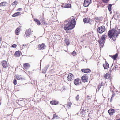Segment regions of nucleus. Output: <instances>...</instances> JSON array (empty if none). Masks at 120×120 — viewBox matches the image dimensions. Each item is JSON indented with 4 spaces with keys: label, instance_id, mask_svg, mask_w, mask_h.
I'll list each match as a JSON object with an SVG mask.
<instances>
[{
    "label": "nucleus",
    "instance_id": "b1692460",
    "mask_svg": "<svg viewBox=\"0 0 120 120\" xmlns=\"http://www.w3.org/2000/svg\"><path fill=\"white\" fill-rule=\"evenodd\" d=\"M20 55V54L19 51L16 52L14 54V56L15 57L19 56Z\"/></svg>",
    "mask_w": 120,
    "mask_h": 120
},
{
    "label": "nucleus",
    "instance_id": "a211bd4d",
    "mask_svg": "<svg viewBox=\"0 0 120 120\" xmlns=\"http://www.w3.org/2000/svg\"><path fill=\"white\" fill-rule=\"evenodd\" d=\"M79 80L80 79H75L74 82L75 85H79Z\"/></svg>",
    "mask_w": 120,
    "mask_h": 120
},
{
    "label": "nucleus",
    "instance_id": "7ed1b4c3",
    "mask_svg": "<svg viewBox=\"0 0 120 120\" xmlns=\"http://www.w3.org/2000/svg\"><path fill=\"white\" fill-rule=\"evenodd\" d=\"M105 34H104L101 36V38L98 41L100 46H101L102 47L103 46L105 41Z\"/></svg>",
    "mask_w": 120,
    "mask_h": 120
},
{
    "label": "nucleus",
    "instance_id": "f257e3e1",
    "mask_svg": "<svg viewBox=\"0 0 120 120\" xmlns=\"http://www.w3.org/2000/svg\"><path fill=\"white\" fill-rule=\"evenodd\" d=\"M76 23L75 19H69L68 20H67L64 22V29L67 31L71 30L74 28Z\"/></svg>",
    "mask_w": 120,
    "mask_h": 120
},
{
    "label": "nucleus",
    "instance_id": "412c9836",
    "mask_svg": "<svg viewBox=\"0 0 120 120\" xmlns=\"http://www.w3.org/2000/svg\"><path fill=\"white\" fill-rule=\"evenodd\" d=\"M50 103L52 105H56L58 103V102L57 101L53 100L50 101Z\"/></svg>",
    "mask_w": 120,
    "mask_h": 120
},
{
    "label": "nucleus",
    "instance_id": "09e8293b",
    "mask_svg": "<svg viewBox=\"0 0 120 120\" xmlns=\"http://www.w3.org/2000/svg\"><path fill=\"white\" fill-rule=\"evenodd\" d=\"M1 70H0V73H1Z\"/></svg>",
    "mask_w": 120,
    "mask_h": 120
},
{
    "label": "nucleus",
    "instance_id": "9b49d317",
    "mask_svg": "<svg viewBox=\"0 0 120 120\" xmlns=\"http://www.w3.org/2000/svg\"><path fill=\"white\" fill-rule=\"evenodd\" d=\"M83 21L84 23L91 24L92 20L90 18H85L83 19Z\"/></svg>",
    "mask_w": 120,
    "mask_h": 120
},
{
    "label": "nucleus",
    "instance_id": "f3484780",
    "mask_svg": "<svg viewBox=\"0 0 120 120\" xmlns=\"http://www.w3.org/2000/svg\"><path fill=\"white\" fill-rule=\"evenodd\" d=\"M103 66L105 69H107L109 67V64L106 61H105V63L103 64Z\"/></svg>",
    "mask_w": 120,
    "mask_h": 120
},
{
    "label": "nucleus",
    "instance_id": "4468645a",
    "mask_svg": "<svg viewBox=\"0 0 120 120\" xmlns=\"http://www.w3.org/2000/svg\"><path fill=\"white\" fill-rule=\"evenodd\" d=\"M2 64L4 68H6L8 66V64L7 62L5 61H3L2 63Z\"/></svg>",
    "mask_w": 120,
    "mask_h": 120
},
{
    "label": "nucleus",
    "instance_id": "c03bdc74",
    "mask_svg": "<svg viewBox=\"0 0 120 120\" xmlns=\"http://www.w3.org/2000/svg\"><path fill=\"white\" fill-rule=\"evenodd\" d=\"M116 120H120V118H119V119H117Z\"/></svg>",
    "mask_w": 120,
    "mask_h": 120
},
{
    "label": "nucleus",
    "instance_id": "6e6552de",
    "mask_svg": "<svg viewBox=\"0 0 120 120\" xmlns=\"http://www.w3.org/2000/svg\"><path fill=\"white\" fill-rule=\"evenodd\" d=\"M82 81L84 82H86L88 81V77L86 75H84L81 78Z\"/></svg>",
    "mask_w": 120,
    "mask_h": 120
},
{
    "label": "nucleus",
    "instance_id": "c9c22d12",
    "mask_svg": "<svg viewBox=\"0 0 120 120\" xmlns=\"http://www.w3.org/2000/svg\"><path fill=\"white\" fill-rule=\"evenodd\" d=\"M4 5V2H1L0 4V6H2Z\"/></svg>",
    "mask_w": 120,
    "mask_h": 120
},
{
    "label": "nucleus",
    "instance_id": "1a4fd4ad",
    "mask_svg": "<svg viewBox=\"0 0 120 120\" xmlns=\"http://www.w3.org/2000/svg\"><path fill=\"white\" fill-rule=\"evenodd\" d=\"M17 102L19 105H24L25 104V101L23 100H18L17 101Z\"/></svg>",
    "mask_w": 120,
    "mask_h": 120
},
{
    "label": "nucleus",
    "instance_id": "393cba45",
    "mask_svg": "<svg viewBox=\"0 0 120 120\" xmlns=\"http://www.w3.org/2000/svg\"><path fill=\"white\" fill-rule=\"evenodd\" d=\"M111 56V57L114 60H116L118 56V54L117 53H116L113 56Z\"/></svg>",
    "mask_w": 120,
    "mask_h": 120
},
{
    "label": "nucleus",
    "instance_id": "bb28decb",
    "mask_svg": "<svg viewBox=\"0 0 120 120\" xmlns=\"http://www.w3.org/2000/svg\"><path fill=\"white\" fill-rule=\"evenodd\" d=\"M71 7V4H68L65 5L64 7L65 8H70Z\"/></svg>",
    "mask_w": 120,
    "mask_h": 120
},
{
    "label": "nucleus",
    "instance_id": "f03ea898",
    "mask_svg": "<svg viewBox=\"0 0 120 120\" xmlns=\"http://www.w3.org/2000/svg\"><path fill=\"white\" fill-rule=\"evenodd\" d=\"M115 29H113L109 30L108 32V35L109 37L110 38H112V40L114 41L116 40V37L115 35Z\"/></svg>",
    "mask_w": 120,
    "mask_h": 120
},
{
    "label": "nucleus",
    "instance_id": "f8f14e48",
    "mask_svg": "<svg viewBox=\"0 0 120 120\" xmlns=\"http://www.w3.org/2000/svg\"><path fill=\"white\" fill-rule=\"evenodd\" d=\"M81 71L83 72L88 73L90 72L91 70L89 69H82Z\"/></svg>",
    "mask_w": 120,
    "mask_h": 120
},
{
    "label": "nucleus",
    "instance_id": "a878e982",
    "mask_svg": "<svg viewBox=\"0 0 120 120\" xmlns=\"http://www.w3.org/2000/svg\"><path fill=\"white\" fill-rule=\"evenodd\" d=\"M120 33V29H117L116 32H115V35H116V37L118 36V35Z\"/></svg>",
    "mask_w": 120,
    "mask_h": 120
},
{
    "label": "nucleus",
    "instance_id": "e433bc0d",
    "mask_svg": "<svg viewBox=\"0 0 120 120\" xmlns=\"http://www.w3.org/2000/svg\"><path fill=\"white\" fill-rule=\"evenodd\" d=\"M17 3V1H15L12 3V5H16Z\"/></svg>",
    "mask_w": 120,
    "mask_h": 120
},
{
    "label": "nucleus",
    "instance_id": "c756f323",
    "mask_svg": "<svg viewBox=\"0 0 120 120\" xmlns=\"http://www.w3.org/2000/svg\"><path fill=\"white\" fill-rule=\"evenodd\" d=\"M65 43L67 45H68L69 44V40L68 39H66L65 40Z\"/></svg>",
    "mask_w": 120,
    "mask_h": 120
},
{
    "label": "nucleus",
    "instance_id": "79ce46f5",
    "mask_svg": "<svg viewBox=\"0 0 120 120\" xmlns=\"http://www.w3.org/2000/svg\"><path fill=\"white\" fill-rule=\"evenodd\" d=\"M116 68H117V67H116V66H114V68L113 69V70H114L115 69V71H116Z\"/></svg>",
    "mask_w": 120,
    "mask_h": 120
},
{
    "label": "nucleus",
    "instance_id": "4be33fe9",
    "mask_svg": "<svg viewBox=\"0 0 120 120\" xmlns=\"http://www.w3.org/2000/svg\"><path fill=\"white\" fill-rule=\"evenodd\" d=\"M21 15V13L20 12H18L16 13H15L13 14L12 15V16L13 17H15L16 16H18L20 15Z\"/></svg>",
    "mask_w": 120,
    "mask_h": 120
},
{
    "label": "nucleus",
    "instance_id": "dca6fc26",
    "mask_svg": "<svg viewBox=\"0 0 120 120\" xmlns=\"http://www.w3.org/2000/svg\"><path fill=\"white\" fill-rule=\"evenodd\" d=\"M24 68L26 69H28L30 67V64L28 63H25L23 65Z\"/></svg>",
    "mask_w": 120,
    "mask_h": 120
},
{
    "label": "nucleus",
    "instance_id": "2eb2a0df",
    "mask_svg": "<svg viewBox=\"0 0 120 120\" xmlns=\"http://www.w3.org/2000/svg\"><path fill=\"white\" fill-rule=\"evenodd\" d=\"M16 78L18 80H23L25 79V78L21 75H17L16 76Z\"/></svg>",
    "mask_w": 120,
    "mask_h": 120
},
{
    "label": "nucleus",
    "instance_id": "de8ad7c7",
    "mask_svg": "<svg viewBox=\"0 0 120 120\" xmlns=\"http://www.w3.org/2000/svg\"><path fill=\"white\" fill-rule=\"evenodd\" d=\"M79 90H76V91H78Z\"/></svg>",
    "mask_w": 120,
    "mask_h": 120
},
{
    "label": "nucleus",
    "instance_id": "ddd939ff",
    "mask_svg": "<svg viewBox=\"0 0 120 120\" xmlns=\"http://www.w3.org/2000/svg\"><path fill=\"white\" fill-rule=\"evenodd\" d=\"M115 110L112 109H111L108 110V112L109 114L110 115H112L114 113Z\"/></svg>",
    "mask_w": 120,
    "mask_h": 120
},
{
    "label": "nucleus",
    "instance_id": "ea45409f",
    "mask_svg": "<svg viewBox=\"0 0 120 120\" xmlns=\"http://www.w3.org/2000/svg\"><path fill=\"white\" fill-rule=\"evenodd\" d=\"M102 86V85L101 84L99 85H98V89H99Z\"/></svg>",
    "mask_w": 120,
    "mask_h": 120
},
{
    "label": "nucleus",
    "instance_id": "49530a36",
    "mask_svg": "<svg viewBox=\"0 0 120 120\" xmlns=\"http://www.w3.org/2000/svg\"><path fill=\"white\" fill-rule=\"evenodd\" d=\"M112 71L111 70H110V72H111V71Z\"/></svg>",
    "mask_w": 120,
    "mask_h": 120
},
{
    "label": "nucleus",
    "instance_id": "0eeeda50",
    "mask_svg": "<svg viewBox=\"0 0 120 120\" xmlns=\"http://www.w3.org/2000/svg\"><path fill=\"white\" fill-rule=\"evenodd\" d=\"M68 81H71L73 79L74 77L73 74L70 73L68 74Z\"/></svg>",
    "mask_w": 120,
    "mask_h": 120
},
{
    "label": "nucleus",
    "instance_id": "473e14b6",
    "mask_svg": "<svg viewBox=\"0 0 120 120\" xmlns=\"http://www.w3.org/2000/svg\"><path fill=\"white\" fill-rule=\"evenodd\" d=\"M17 81L15 79H14L13 80V83L14 85H15L17 84Z\"/></svg>",
    "mask_w": 120,
    "mask_h": 120
},
{
    "label": "nucleus",
    "instance_id": "8fccbe9b",
    "mask_svg": "<svg viewBox=\"0 0 120 120\" xmlns=\"http://www.w3.org/2000/svg\"><path fill=\"white\" fill-rule=\"evenodd\" d=\"M34 37H35V38H36V37L35 36H34Z\"/></svg>",
    "mask_w": 120,
    "mask_h": 120
},
{
    "label": "nucleus",
    "instance_id": "f704fd0d",
    "mask_svg": "<svg viewBox=\"0 0 120 120\" xmlns=\"http://www.w3.org/2000/svg\"><path fill=\"white\" fill-rule=\"evenodd\" d=\"M79 98V95H77V96L76 97V99L77 101H78Z\"/></svg>",
    "mask_w": 120,
    "mask_h": 120
},
{
    "label": "nucleus",
    "instance_id": "72a5a7b5",
    "mask_svg": "<svg viewBox=\"0 0 120 120\" xmlns=\"http://www.w3.org/2000/svg\"><path fill=\"white\" fill-rule=\"evenodd\" d=\"M115 96V94H113L112 95L111 97V98L110 99V101H112V98H114V97Z\"/></svg>",
    "mask_w": 120,
    "mask_h": 120
},
{
    "label": "nucleus",
    "instance_id": "4c0bfd02",
    "mask_svg": "<svg viewBox=\"0 0 120 120\" xmlns=\"http://www.w3.org/2000/svg\"><path fill=\"white\" fill-rule=\"evenodd\" d=\"M16 45L15 44H14L11 47H12L13 48H15L16 47Z\"/></svg>",
    "mask_w": 120,
    "mask_h": 120
},
{
    "label": "nucleus",
    "instance_id": "9d476101",
    "mask_svg": "<svg viewBox=\"0 0 120 120\" xmlns=\"http://www.w3.org/2000/svg\"><path fill=\"white\" fill-rule=\"evenodd\" d=\"M91 2V0H85L83 6L85 7H87Z\"/></svg>",
    "mask_w": 120,
    "mask_h": 120
},
{
    "label": "nucleus",
    "instance_id": "2f4dec72",
    "mask_svg": "<svg viewBox=\"0 0 120 120\" xmlns=\"http://www.w3.org/2000/svg\"><path fill=\"white\" fill-rule=\"evenodd\" d=\"M42 23L43 24H44L45 25H47V23H46V22L45 21V20H42Z\"/></svg>",
    "mask_w": 120,
    "mask_h": 120
},
{
    "label": "nucleus",
    "instance_id": "423d86ee",
    "mask_svg": "<svg viewBox=\"0 0 120 120\" xmlns=\"http://www.w3.org/2000/svg\"><path fill=\"white\" fill-rule=\"evenodd\" d=\"M46 46L44 44H42L41 45H39L38 46V49L39 50H43L45 49Z\"/></svg>",
    "mask_w": 120,
    "mask_h": 120
},
{
    "label": "nucleus",
    "instance_id": "a18cd8bd",
    "mask_svg": "<svg viewBox=\"0 0 120 120\" xmlns=\"http://www.w3.org/2000/svg\"><path fill=\"white\" fill-rule=\"evenodd\" d=\"M19 9H20V10H21V8H19V9H18V10H19Z\"/></svg>",
    "mask_w": 120,
    "mask_h": 120
},
{
    "label": "nucleus",
    "instance_id": "20e7f679",
    "mask_svg": "<svg viewBox=\"0 0 120 120\" xmlns=\"http://www.w3.org/2000/svg\"><path fill=\"white\" fill-rule=\"evenodd\" d=\"M105 30V28L104 26L98 27V28L97 31L99 33L101 34Z\"/></svg>",
    "mask_w": 120,
    "mask_h": 120
},
{
    "label": "nucleus",
    "instance_id": "37998d69",
    "mask_svg": "<svg viewBox=\"0 0 120 120\" xmlns=\"http://www.w3.org/2000/svg\"><path fill=\"white\" fill-rule=\"evenodd\" d=\"M72 104L71 103H69L68 105H69L70 107V106Z\"/></svg>",
    "mask_w": 120,
    "mask_h": 120
},
{
    "label": "nucleus",
    "instance_id": "cd10ccee",
    "mask_svg": "<svg viewBox=\"0 0 120 120\" xmlns=\"http://www.w3.org/2000/svg\"><path fill=\"white\" fill-rule=\"evenodd\" d=\"M34 21L37 23V24L38 25L40 24L41 23L40 21L37 19H34Z\"/></svg>",
    "mask_w": 120,
    "mask_h": 120
},
{
    "label": "nucleus",
    "instance_id": "58836bf2",
    "mask_svg": "<svg viewBox=\"0 0 120 120\" xmlns=\"http://www.w3.org/2000/svg\"><path fill=\"white\" fill-rule=\"evenodd\" d=\"M109 0H103V2L105 3H107Z\"/></svg>",
    "mask_w": 120,
    "mask_h": 120
},
{
    "label": "nucleus",
    "instance_id": "6ab92c4d",
    "mask_svg": "<svg viewBox=\"0 0 120 120\" xmlns=\"http://www.w3.org/2000/svg\"><path fill=\"white\" fill-rule=\"evenodd\" d=\"M20 27H18L16 29L15 31V34L17 35H18L19 34V32H20Z\"/></svg>",
    "mask_w": 120,
    "mask_h": 120
},
{
    "label": "nucleus",
    "instance_id": "aec40b11",
    "mask_svg": "<svg viewBox=\"0 0 120 120\" xmlns=\"http://www.w3.org/2000/svg\"><path fill=\"white\" fill-rule=\"evenodd\" d=\"M49 67V65H47L44 68V69L42 70V73H45L46 72V71L47 70L48 68Z\"/></svg>",
    "mask_w": 120,
    "mask_h": 120
},
{
    "label": "nucleus",
    "instance_id": "7c9ffc66",
    "mask_svg": "<svg viewBox=\"0 0 120 120\" xmlns=\"http://www.w3.org/2000/svg\"><path fill=\"white\" fill-rule=\"evenodd\" d=\"M72 54L74 56H75L76 55V52L75 51H74L72 53Z\"/></svg>",
    "mask_w": 120,
    "mask_h": 120
},
{
    "label": "nucleus",
    "instance_id": "39448f33",
    "mask_svg": "<svg viewBox=\"0 0 120 120\" xmlns=\"http://www.w3.org/2000/svg\"><path fill=\"white\" fill-rule=\"evenodd\" d=\"M31 30L30 29H29L26 30L25 32V34L27 38L30 37L32 34Z\"/></svg>",
    "mask_w": 120,
    "mask_h": 120
},
{
    "label": "nucleus",
    "instance_id": "5701e85b",
    "mask_svg": "<svg viewBox=\"0 0 120 120\" xmlns=\"http://www.w3.org/2000/svg\"><path fill=\"white\" fill-rule=\"evenodd\" d=\"M110 77V75L108 73H106L104 76V77L105 79H109Z\"/></svg>",
    "mask_w": 120,
    "mask_h": 120
},
{
    "label": "nucleus",
    "instance_id": "a19ab883",
    "mask_svg": "<svg viewBox=\"0 0 120 120\" xmlns=\"http://www.w3.org/2000/svg\"><path fill=\"white\" fill-rule=\"evenodd\" d=\"M53 119L54 118H55V117H57V115L56 114H54L53 115Z\"/></svg>",
    "mask_w": 120,
    "mask_h": 120
},
{
    "label": "nucleus",
    "instance_id": "c85d7f7f",
    "mask_svg": "<svg viewBox=\"0 0 120 120\" xmlns=\"http://www.w3.org/2000/svg\"><path fill=\"white\" fill-rule=\"evenodd\" d=\"M112 5L111 4H109L108 6V9L109 11H110L111 10V7Z\"/></svg>",
    "mask_w": 120,
    "mask_h": 120
}]
</instances>
